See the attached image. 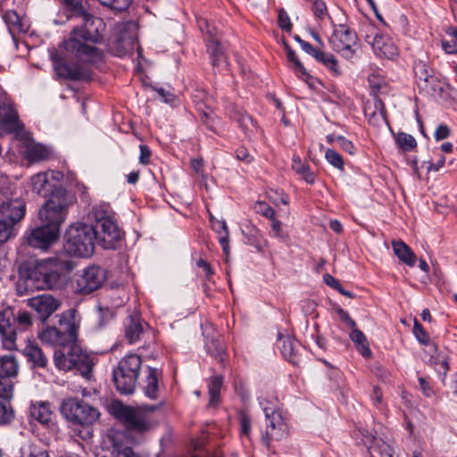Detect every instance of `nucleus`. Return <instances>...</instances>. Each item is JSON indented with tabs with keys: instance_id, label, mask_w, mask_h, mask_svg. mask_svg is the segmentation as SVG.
Returning a JSON list of instances; mask_svg holds the SVG:
<instances>
[{
	"instance_id": "15",
	"label": "nucleus",
	"mask_w": 457,
	"mask_h": 457,
	"mask_svg": "<svg viewBox=\"0 0 457 457\" xmlns=\"http://www.w3.org/2000/svg\"><path fill=\"white\" fill-rule=\"evenodd\" d=\"M112 409L114 415L124 421L129 428L139 432L147 428L148 424L145 416L139 411L121 403L113 404Z\"/></svg>"
},
{
	"instance_id": "63",
	"label": "nucleus",
	"mask_w": 457,
	"mask_h": 457,
	"mask_svg": "<svg viewBox=\"0 0 457 457\" xmlns=\"http://www.w3.org/2000/svg\"><path fill=\"white\" fill-rule=\"evenodd\" d=\"M197 24L199 29L203 33H206L210 36V37L212 39L213 37V27L210 24V22L205 19H199L197 20Z\"/></svg>"
},
{
	"instance_id": "29",
	"label": "nucleus",
	"mask_w": 457,
	"mask_h": 457,
	"mask_svg": "<svg viewBox=\"0 0 457 457\" xmlns=\"http://www.w3.org/2000/svg\"><path fill=\"white\" fill-rule=\"evenodd\" d=\"M30 417L43 425H48L52 422L54 413L47 402H39L32 403L29 408Z\"/></svg>"
},
{
	"instance_id": "35",
	"label": "nucleus",
	"mask_w": 457,
	"mask_h": 457,
	"mask_svg": "<svg viewBox=\"0 0 457 457\" xmlns=\"http://www.w3.org/2000/svg\"><path fill=\"white\" fill-rule=\"evenodd\" d=\"M279 339L281 341V345L279 346L281 353L288 361L295 362V358L296 355L297 347L299 346V342L289 336H280Z\"/></svg>"
},
{
	"instance_id": "52",
	"label": "nucleus",
	"mask_w": 457,
	"mask_h": 457,
	"mask_svg": "<svg viewBox=\"0 0 457 457\" xmlns=\"http://www.w3.org/2000/svg\"><path fill=\"white\" fill-rule=\"evenodd\" d=\"M254 211L256 213H259L266 218L273 219L275 216V211L272 207H270L267 203L262 201H258L255 203Z\"/></svg>"
},
{
	"instance_id": "51",
	"label": "nucleus",
	"mask_w": 457,
	"mask_h": 457,
	"mask_svg": "<svg viewBox=\"0 0 457 457\" xmlns=\"http://www.w3.org/2000/svg\"><path fill=\"white\" fill-rule=\"evenodd\" d=\"M102 5L107 6L114 11L121 12L127 10L130 4V0H97Z\"/></svg>"
},
{
	"instance_id": "30",
	"label": "nucleus",
	"mask_w": 457,
	"mask_h": 457,
	"mask_svg": "<svg viewBox=\"0 0 457 457\" xmlns=\"http://www.w3.org/2000/svg\"><path fill=\"white\" fill-rule=\"evenodd\" d=\"M231 117L249 138L254 136L257 131V126L251 116L244 111L237 109L231 114Z\"/></svg>"
},
{
	"instance_id": "2",
	"label": "nucleus",
	"mask_w": 457,
	"mask_h": 457,
	"mask_svg": "<svg viewBox=\"0 0 457 457\" xmlns=\"http://www.w3.org/2000/svg\"><path fill=\"white\" fill-rule=\"evenodd\" d=\"M74 266V262L68 257L48 258L28 266L29 279L34 281L36 289H61L65 284L66 275Z\"/></svg>"
},
{
	"instance_id": "33",
	"label": "nucleus",
	"mask_w": 457,
	"mask_h": 457,
	"mask_svg": "<svg viewBox=\"0 0 457 457\" xmlns=\"http://www.w3.org/2000/svg\"><path fill=\"white\" fill-rule=\"evenodd\" d=\"M3 19L11 33L25 32L28 28L21 16L14 10H8L3 14Z\"/></svg>"
},
{
	"instance_id": "58",
	"label": "nucleus",
	"mask_w": 457,
	"mask_h": 457,
	"mask_svg": "<svg viewBox=\"0 0 457 457\" xmlns=\"http://www.w3.org/2000/svg\"><path fill=\"white\" fill-rule=\"evenodd\" d=\"M240 433L242 436H249L251 431V419L245 413H241L240 418Z\"/></svg>"
},
{
	"instance_id": "3",
	"label": "nucleus",
	"mask_w": 457,
	"mask_h": 457,
	"mask_svg": "<svg viewBox=\"0 0 457 457\" xmlns=\"http://www.w3.org/2000/svg\"><path fill=\"white\" fill-rule=\"evenodd\" d=\"M62 416L72 426L81 427L78 436L83 440L93 436L92 426L98 420L100 411L83 400L68 397L62 401L60 407Z\"/></svg>"
},
{
	"instance_id": "37",
	"label": "nucleus",
	"mask_w": 457,
	"mask_h": 457,
	"mask_svg": "<svg viewBox=\"0 0 457 457\" xmlns=\"http://www.w3.org/2000/svg\"><path fill=\"white\" fill-rule=\"evenodd\" d=\"M292 169L304 179L308 184L315 182V174L311 171L310 166L301 162L299 156L294 155L292 159Z\"/></svg>"
},
{
	"instance_id": "9",
	"label": "nucleus",
	"mask_w": 457,
	"mask_h": 457,
	"mask_svg": "<svg viewBox=\"0 0 457 457\" xmlns=\"http://www.w3.org/2000/svg\"><path fill=\"white\" fill-rule=\"evenodd\" d=\"M26 213L25 200L11 187L0 188V218L15 225Z\"/></svg>"
},
{
	"instance_id": "21",
	"label": "nucleus",
	"mask_w": 457,
	"mask_h": 457,
	"mask_svg": "<svg viewBox=\"0 0 457 457\" xmlns=\"http://www.w3.org/2000/svg\"><path fill=\"white\" fill-rule=\"evenodd\" d=\"M29 305L34 309L42 320H46L60 307V302L50 295H42L29 300Z\"/></svg>"
},
{
	"instance_id": "60",
	"label": "nucleus",
	"mask_w": 457,
	"mask_h": 457,
	"mask_svg": "<svg viewBox=\"0 0 457 457\" xmlns=\"http://www.w3.org/2000/svg\"><path fill=\"white\" fill-rule=\"evenodd\" d=\"M413 70L416 77L423 79L425 82L428 81V74L427 72L426 64L421 61L415 62Z\"/></svg>"
},
{
	"instance_id": "16",
	"label": "nucleus",
	"mask_w": 457,
	"mask_h": 457,
	"mask_svg": "<svg viewBox=\"0 0 457 457\" xmlns=\"http://www.w3.org/2000/svg\"><path fill=\"white\" fill-rule=\"evenodd\" d=\"M0 128L4 131L14 133L17 137H22L24 134L23 125L11 102L0 103Z\"/></svg>"
},
{
	"instance_id": "46",
	"label": "nucleus",
	"mask_w": 457,
	"mask_h": 457,
	"mask_svg": "<svg viewBox=\"0 0 457 457\" xmlns=\"http://www.w3.org/2000/svg\"><path fill=\"white\" fill-rule=\"evenodd\" d=\"M311 3V9L314 17L319 21L329 18L328 7L323 0H308Z\"/></svg>"
},
{
	"instance_id": "47",
	"label": "nucleus",
	"mask_w": 457,
	"mask_h": 457,
	"mask_svg": "<svg viewBox=\"0 0 457 457\" xmlns=\"http://www.w3.org/2000/svg\"><path fill=\"white\" fill-rule=\"evenodd\" d=\"M395 141L399 148L403 151H411L416 146L415 138L409 134L399 132L395 137Z\"/></svg>"
},
{
	"instance_id": "44",
	"label": "nucleus",
	"mask_w": 457,
	"mask_h": 457,
	"mask_svg": "<svg viewBox=\"0 0 457 457\" xmlns=\"http://www.w3.org/2000/svg\"><path fill=\"white\" fill-rule=\"evenodd\" d=\"M287 50V56L289 62H293L295 71L303 79H306L310 77L306 69L303 65V63L298 59L296 53L288 46H285Z\"/></svg>"
},
{
	"instance_id": "26",
	"label": "nucleus",
	"mask_w": 457,
	"mask_h": 457,
	"mask_svg": "<svg viewBox=\"0 0 457 457\" xmlns=\"http://www.w3.org/2000/svg\"><path fill=\"white\" fill-rule=\"evenodd\" d=\"M435 354L430 353V368L437 374L438 378L444 383L449 370L448 355L444 351L438 352L437 345L430 343Z\"/></svg>"
},
{
	"instance_id": "23",
	"label": "nucleus",
	"mask_w": 457,
	"mask_h": 457,
	"mask_svg": "<svg viewBox=\"0 0 457 457\" xmlns=\"http://www.w3.org/2000/svg\"><path fill=\"white\" fill-rule=\"evenodd\" d=\"M135 46V37L128 32H120L114 40L108 44L109 51L117 56H123L132 51Z\"/></svg>"
},
{
	"instance_id": "53",
	"label": "nucleus",
	"mask_w": 457,
	"mask_h": 457,
	"mask_svg": "<svg viewBox=\"0 0 457 457\" xmlns=\"http://www.w3.org/2000/svg\"><path fill=\"white\" fill-rule=\"evenodd\" d=\"M412 331H413L415 337L420 344L425 345H427L428 344L427 332L424 329V328L420 325V323L417 320V319H414V325H413Z\"/></svg>"
},
{
	"instance_id": "32",
	"label": "nucleus",
	"mask_w": 457,
	"mask_h": 457,
	"mask_svg": "<svg viewBox=\"0 0 457 457\" xmlns=\"http://www.w3.org/2000/svg\"><path fill=\"white\" fill-rule=\"evenodd\" d=\"M30 180L32 190L39 195L46 197L54 192L48 182L46 172H39L32 176Z\"/></svg>"
},
{
	"instance_id": "54",
	"label": "nucleus",
	"mask_w": 457,
	"mask_h": 457,
	"mask_svg": "<svg viewBox=\"0 0 457 457\" xmlns=\"http://www.w3.org/2000/svg\"><path fill=\"white\" fill-rule=\"evenodd\" d=\"M431 96L440 100H446L449 97V93L445 84L438 82L437 85L432 87Z\"/></svg>"
},
{
	"instance_id": "6",
	"label": "nucleus",
	"mask_w": 457,
	"mask_h": 457,
	"mask_svg": "<svg viewBox=\"0 0 457 457\" xmlns=\"http://www.w3.org/2000/svg\"><path fill=\"white\" fill-rule=\"evenodd\" d=\"M37 337L43 344L60 348L76 342L78 326L71 317L62 314L57 325L43 327Z\"/></svg>"
},
{
	"instance_id": "22",
	"label": "nucleus",
	"mask_w": 457,
	"mask_h": 457,
	"mask_svg": "<svg viewBox=\"0 0 457 457\" xmlns=\"http://www.w3.org/2000/svg\"><path fill=\"white\" fill-rule=\"evenodd\" d=\"M140 317L129 315L124 321V336L129 344H134L142 339L145 333V327Z\"/></svg>"
},
{
	"instance_id": "39",
	"label": "nucleus",
	"mask_w": 457,
	"mask_h": 457,
	"mask_svg": "<svg viewBox=\"0 0 457 457\" xmlns=\"http://www.w3.org/2000/svg\"><path fill=\"white\" fill-rule=\"evenodd\" d=\"M33 325L32 315L26 311H19L16 314L14 313L13 327L15 331L18 330L26 331L30 328Z\"/></svg>"
},
{
	"instance_id": "31",
	"label": "nucleus",
	"mask_w": 457,
	"mask_h": 457,
	"mask_svg": "<svg viewBox=\"0 0 457 457\" xmlns=\"http://www.w3.org/2000/svg\"><path fill=\"white\" fill-rule=\"evenodd\" d=\"M393 250L398 259L408 266H414L416 256L411 248L403 241H394Z\"/></svg>"
},
{
	"instance_id": "59",
	"label": "nucleus",
	"mask_w": 457,
	"mask_h": 457,
	"mask_svg": "<svg viewBox=\"0 0 457 457\" xmlns=\"http://www.w3.org/2000/svg\"><path fill=\"white\" fill-rule=\"evenodd\" d=\"M278 23L282 29L286 30L287 32L291 31L292 23L290 18L287 15V13L283 10L278 12Z\"/></svg>"
},
{
	"instance_id": "38",
	"label": "nucleus",
	"mask_w": 457,
	"mask_h": 457,
	"mask_svg": "<svg viewBox=\"0 0 457 457\" xmlns=\"http://www.w3.org/2000/svg\"><path fill=\"white\" fill-rule=\"evenodd\" d=\"M212 229L220 235L219 242L222 247L223 252L228 254L229 242H228V230L227 224L224 220H215L212 223Z\"/></svg>"
},
{
	"instance_id": "43",
	"label": "nucleus",
	"mask_w": 457,
	"mask_h": 457,
	"mask_svg": "<svg viewBox=\"0 0 457 457\" xmlns=\"http://www.w3.org/2000/svg\"><path fill=\"white\" fill-rule=\"evenodd\" d=\"M208 353L222 365L225 361L226 353L223 344L218 339H212L206 344Z\"/></svg>"
},
{
	"instance_id": "57",
	"label": "nucleus",
	"mask_w": 457,
	"mask_h": 457,
	"mask_svg": "<svg viewBox=\"0 0 457 457\" xmlns=\"http://www.w3.org/2000/svg\"><path fill=\"white\" fill-rule=\"evenodd\" d=\"M451 129L445 124H440L434 132V137L436 141L448 138L451 135Z\"/></svg>"
},
{
	"instance_id": "14",
	"label": "nucleus",
	"mask_w": 457,
	"mask_h": 457,
	"mask_svg": "<svg viewBox=\"0 0 457 457\" xmlns=\"http://www.w3.org/2000/svg\"><path fill=\"white\" fill-rule=\"evenodd\" d=\"M14 311L7 307L0 311V336L4 347L7 350H17V332L13 327Z\"/></svg>"
},
{
	"instance_id": "19",
	"label": "nucleus",
	"mask_w": 457,
	"mask_h": 457,
	"mask_svg": "<svg viewBox=\"0 0 457 457\" xmlns=\"http://www.w3.org/2000/svg\"><path fill=\"white\" fill-rule=\"evenodd\" d=\"M143 374L144 377L142 378L141 387L144 394L150 399H157L160 395L162 370L158 368L145 366L143 370Z\"/></svg>"
},
{
	"instance_id": "25",
	"label": "nucleus",
	"mask_w": 457,
	"mask_h": 457,
	"mask_svg": "<svg viewBox=\"0 0 457 457\" xmlns=\"http://www.w3.org/2000/svg\"><path fill=\"white\" fill-rule=\"evenodd\" d=\"M362 435L366 437L364 444H369L368 449L370 457H393L394 450L386 442L371 434L364 435L362 433Z\"/></svg>"
},
{
	"instance_id": "28",
	"label": "nucleus",
	"mask_w": 457,
	"mask_h": 457,
	"mask_svg": "<svg viewBox=\"0 0 457 457\" xmlns=\"http://www.w3.org/2000/svg\"><path fill=\"white\" fill-rule=\"evenodd\" d=\"M71 345L62 346L54 351V362L57 369L62 370H70L74 367V360L71 356Z\"/></svg>"
},
{
	"instance_id": "45",
	"label": "nucleus",
	"mask_w": 457,
	"mask_h": 457,
	"mask_svg": "<svg viewBox=\"0 0 457 457\" xmlns=\"http://www.w3.org/2000/svg\"><path fill=\"white\" fill-rule=\"evenodd\" d=\"M92 218L95 220L94 225H98L105 220H113L114 218L111 214L109 207L106 205L94 206L91 212Z\"/></svg>"
},
{
	"instance_id": "20",
	"label": "nucleus",
	"mask_w": 457,
	"mask_h": 457,
	"mask_svg": "<svg viewBox=\"0 0 457 457\" xmlns=\"http://www.w3.org/2000/svg\"><path fill=\"white\" fill-rule=\"evenodd\" d=\"M71 356L74 360L73 369L77 370L83 378L89 380L92 378L96 358L83 352L76 344L71 345Z\"/></svg>"
},
{
	"instance_id": "62",
	"label": "nucleus",
	"mask_w": 457,
	"mask_h": 457,
	"mask_svg": "<svg viewBox=\"0 0 457 457\" xmlns=\"http://www.w3.org/2000/svg\"><path fill=\"white\" fill-rule=\"evenodd\" d=\"M140 156H139V162L146 165L150 162V157H151V150L148 146L145 145H140Z\"/></svg>"
},
{
	"instance_id": "17",
	"label": "nucleus",
	"mask_w": 457,
	"mask_h": 457,
	"mask_svg": "<svg viewBox=\"0 0 457 457\" xmlns=\"http://www.w3.org/2000/svg\"><path fill=\"white\" fill-rule=\"evenodd\" d=\"M58 228H54L41 223V226L31 231L27 238V242L34 248L46 250L58 238Z\"/></svg>"
},
{
	"instance_id": "56",
	"label": "nucleus",
	"mask_w": 457,
	"mask_h": 457,
	"mask_svg": "<svg viewBox=\"0 0 457 457\" xmlns=\"http://www.w3.org/2000/svg\"><path fill=\"white\" fill-rule=\"evenodd\" d=\"M21 457H49L47 452L37 447L29 446L21 450Z\"/></svg>"
},
{
	"instance_id": "48",
	"label": "nucleus",
	"mask_w": 457,
	"mask_h": 457,
	"mask_svg": "<svg viewBox=\"0 0 457 457\" xmlns=\"http://www.w3.org/2000/svg\"><path fill=\"white\" fill-rule=\"evenodd\" d=\"M14 418L13 410L7 401H0V425L10 423Z\"/></svg>"
},
{
	"instance_id": "41",
	"label": "nucleus",
	"mask_w": 457,
	"mask_h": 457,
	"mask_svg": "<svg viewBox=\"0 0 457 457\" xmlns=\"http://www.w3.org/2000/svg\"><path fill=\"white\" fill-rule=\"evenodd\" d=\"M26 158L30 162H37L47 157V150L40 144H29L25 152Z\"/></svg>"
},
{
	"instance_id": "12",
	"label": "nucleus",
	"mask_w": 457,
	"mask_h": 457,
	"mask_svg": "<svg viewBox=\"0 0 457 457\" xmlns=\"http://www.w3.org/2000/svg\"><path fill=\"white\" fill-rule=\"evenodd\" d=\"M106 279V271L96 265L88 266L75 279V291L88 295L101 287Z\"/></svg>"
},
{
	"instance_id": "34",
	"label": "nucleus",
	"mask_w": 457,
	"mask_h": 457,
	"mask_svg": "<svg viewBox=\"0 0 457 457\" xmlns=\"http://www.w3.org/2000/svg\"><path fill=\"white\" fill-rule=\"evenodd\" d=\"M351 340L353 342L358 352L365 358L371 355V351L369 346L368 339L363 332L358 328H353L349 335Z\"/></svg>"
},
{
	"instance_id": "10",
	"label": "nucleus",
	"mask_w": 457,
	"mask_h": 457,
	"mask_svg": "<svg viewBox=\"0 0 457 457\" xmlns=\"http://www.w3.org/2000/svg\"><path fill=\"white\" fill-rule=\"evenodd\" d=\"M329 43L334 51L347 60L352 59L359 48L356 32L344 24L338 25L334 29Z\"/></svg>"
},
{
	"instance_id": "40",
	"label": "nucleus",
	"mask_w": 457,
	"mask_h": 457,
	"mask_svg": "<svg viewBox=\"0 0 457 457\" xmlns=\"http://www.w3.org/2000/svg\"><path fill=\"white\" fill-rule=\"evenodd\" d=\"M96 457H137L132 449L123 445L114 444L112 451H102Z\"/></svg>"
},
{
	"instance_id": "8",
	"label": "nucleus",
	"mask_w": 457,
	"mask_h": 457,
	"mask_svg": "<svg viewBox=\"0 0 457 457\" xmlns=\"http://www.w3.org/2000/svg\"><path fill=\"white\" fill-rule=\"evenodd\" d=\"M266 427L262 440L267 449L275 453L272 443L281 441L288 436V426L280 411L271 406L263 407Z\"/></svg>"
},
{
	"instance_id": "1",
	"label": "nucleus",
	"mask_w": 457,
	"mask_h": 457,
	"mask_svg": "<svg viewBox=\"0 0 457 457\" xmlns=\"http://www.w3.org/2000/svg\"><path fill=\"white\" fill-rule=\"evenodd\" d=\"M72 16L81 20L60 46V52L52 54L54 71L60 79L73 81L88 80L90 71L78 63H71L75 59L82 62L96 63L103 61L104 52L95 46L103 40L105 24L101 18L87 12L82 0H62L61 2Z\"/></svg>"
},
{
	"instance_id": "13",
	"label": "nucleus",
	"mask_w": 457,
	"mask_h": 457,
	"mask_svg": "<svg viewBox=\"0 0 457 457\" xmlns=\"http://www.w3.org/2000/svg\"><path fill=\"white\" fill-rule=\"evenodd\" d=\"M96 231V240L104 249H116L122 239L123 232L115 220L91 225Z\"/></svg>"
},
{
	"instance_id": "55",
	"label": "nucleus",
	"mask_w": 457,
	"mask_h": 457,
	"mask_svg": "<svg viewBox=\"0 0 457 457\" xmlns=\"http://www.w3.org/2000/svg\"><path fill=\"white\" fill-rule=\"evenodd\" d=\"M336 141L345 152L352 155L355 154V146L353 145V142L348 140L346 137L338 136L336 137Z\"/></svg>"
},
{
	"instance_id": "4",
	"label": "nucleus",
	"mask_w": 457,
	"mask_h": 457,
	"mask_svg": "<svg viewBox=\"0 0 457 457\" xmlns=\"http://www.w3.org/2000/svg\"><path fill=\"white\" fill-rule=\"evenodd\" d=\"M96 231L85 223L72 224L65 233L63 249L70 256L90 257L96 246Z\"/></svg>"
},
{
	"instance_id": "61",
	"label": "nucleus",
	"mask_w": 457,
	"mask_h": 457,
	"mask_svg": "<svg viewBox=\"0 0 457 457\" xmlns=\"http://www.w3.org/2000/svg\"><path fill=\"white\" fill-rule=\"evenodd\" d=\"M337 313L341 321H343L347 328L353 329L356 327L355 321L349 316L348 312L343 310L342 308L337 309Z\"/></svg>"
},
{
	"instance_id": "24",
	"label": "nucleus",
	"mask_w": 457,
	"mask_h": 457,
	"mask_svg": "<svg viewBox=\"0 0 457 457\" xmlns=\"http://www.w3.org/2000/svg\"><path fill=\"white\" fill-rule=\"evenodd\" d=\"M22 354L33 369H45L47 367L48 359L43 350L37 345L29 343L22 350Z\"/></svg>"
},
{
	"instance_id": "42",
	"label": "nucleus",
	"mask_w": 457,
	"mask_h": 457,
	"mask_svg": "<svg viewBox=\"0 0 457 457\" xmlns=\"http://www.w3.org/2000/svg\"><path fill=\"white\" fill-rule=\"evenodd\" d=\"M36 288V284L31 279H29L28 267L21 271V278L16 284V290L19 295H28Z\"/></svg>"
},
{
	"instance_id": "11",
	"label": "nucleus",
	"mask_w": 457,
	"mask_h": 457,
	"mask_svg": "<svg viewBox=\"0 0 457 457\" xmlns=\"http://www.w3.org/2000/svg\"><path fill=\"white\" fill-rule=\"evenodd\" d=\"M20 363L17 357L7 353L0 356V398L10 400L13 395L12 379L18 376Z\"/></svg>"
},
{
	"instance_id": "50",
	"label": "nucleus",
	"mask_w": 457,
	"mask_h": 457,
	"mask_svg": "<svg viewBox=\"0 0 457 457\" xmlns=\"http://www.w3.org/2000/svg\"><path fill=\"white\" fill-rule=\"evenodd\" d=\"M14 235V225L0 218V243L6 242Z\"/></svg>"
},
{
	"instance_id": "36",
	"label": "nucleus",
	"mask_w": 457,
	"mask_h": 457,
	"mask_svg": "<svg viewBox=\"0 0 457 457\" xmlns=\"http://www.w3.org/2000/svg\"><path fill=\"white\" fill-rule=\"evenodd\" d=\"M224 378L221 375L212 376L208 383V393L210 396L209 405L216 406L220 402V392L223 385Z\"/></svg>"
},
{
	"instance_id": "18",
	"label": "nucleus",
	"mask_w": 457,
	"mask_h": 457,
	"mask_svg": "<svg viewBox=\"0 0 457 457\" xmlns=\"http://www.w3.org/2000/svg\"><path fill=\"white\" fill-rule=\"evenodd\" d=\"M365 41L371 46L375 54L379 57L392 59L397 54V48L391 39L377 31L366 35Z\"/></svg>"
},
{
	"instance_id": "5",
	"label": "nucleus",
	"mask_w": 457,
	"mask_h": 457,
	"mask_svg": "<svg viewBox=\"0 0 457 457\" xmlns=\"http://www.w3.org/2000/svg\"><path fill=\"white\" fill-rule=\"evenodd\" d=\"M144 369L142 358L138 354L129 353L121 358L112 370V378L117 390L121 395L133 394Z\"/></svg>"
},
{
	"instance_id": "49",
	"label": "nucleus",
	"mask_w": 457,
	"mask_h": 457,
	"mask_svg": "<svg viewBox=\"0 0 457 457\" xmlns=\"http://www.w3.org/2000/svg\"><path fill=\"white\" fill-rule=\"evenodd\" d=\"M326 160L335 168L344 170L343 157L334 149L328 148L325 153Z\"/></svg>"
},
{
	"instance_id": "64",
	"label": "nucleus",
	"mask_w": 457,
	"mask_h": 457,
	"mask_svg": "<svg viewBox=\"0 0 457 457\" xmlns=\"http://www.w3.org/2000/svg\"><path fill=\"white\" fill-rule=\"evenodd\" d=\"M236 156L238 160L244 161L247 163L253 161V157L250 155L249 151L244 146H240L236 150Z\"/></svg>"
},
{
	"instance_id": "7",
	"label": "nucleus",
	"mask_w": 457,
	"mask_h": 457,
	"mask_svg": "<svg viewBox=\"0 0 457 457\" xmlns=\"http://www.w3.org/2000/svg\"><path fill=\"white\" fill-rule=\"evenodd\" d=\"M69 204L70 196L67 190L61 187L55 188L54 192L51 194V197L38 212L41 223L59 229L61 224L66 219Z\"/></svg>"
},
{
	"instance_id": "27",
	"label": "nucleus",
	"mask_w": 457,
	"mask_h": 457,
	"mask_svg": "<svg viewBox=\"0 0 457 457\" xmlns=\"http://www.w3.org/2000/svg\"><path fill=\"white\" fill-rule=\"evenodd\" d=\"M207 47L213 69L219 71L227 69L228 62L220 42L217 39H210Z\"/></svg>"
}]
</instances>
